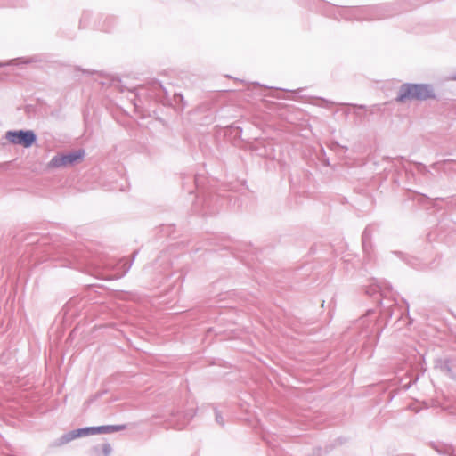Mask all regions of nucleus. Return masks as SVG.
I'll return each instance as SVG.
<instances>
[{"label": "nucleus", "instance_id": "obj_2", "mask_svg": "<svg viewBox=\"0 0 456 456\" xmlns=\"http://www.w3.org/2000/svg\"><path fill=\"white\" fill-rule=\"evenodd\" d=\"M6 140L16 145L25 148L30 147L36 141V135L32 131H8L5 134Z\"/></svg>", "mask_w": 456, "mask_h": 456}, {"label": "nucleus", "instance_id": "obj_3", "mask_svg": "<svg viewBox=\"0 0 456 456\" xmlns=\"http://www.w3.org/2000/svg\"><path fill=\"white\" fill-rule=\"evenodd\" d=\"M85 155L84 151H77L67 155L56 156L50 161L51 167H61L72 165L83 159Z\"/></svg>", "mask_w": 456, "mask_h": 456}, {"label": "nucleus", "instance_id": "obj_1", "mask_svg": "<svg viewBox=\"0 0 456 456\" xmlns=\"http://www.w3.org/2000/svg\"><path fill=\"white\" fill-rule=\"evenodd\" d=\"M436 94L431 86L427 84H404L398 92L396 102L426 101L435 99Z\"/></svg>", "mask_w": 456, "mask_h": 456}, {"label": "nucleus", "instance_id": "obj_6", "mask_svg": "<svg viewBox=\"0 0 456 456\" xmlns=\"http://www.w3.org/2000/svg\"><path fill=\"white\" fill-rule=\"evenodd\" d=\"M102 453L105 456H108L111 452V446L110 444H105L102 445Z\"/></svg>", "mask_w": 456, "mask_h": 456}, {"label": "nucleus", "instance_id": "obj_4", "mask_svg": "<svg viewBox=\"0 0 456 456\" xmlns=\"http://www.w3.org/2000/svg\"><path fill=\"white\" fill-rule=\"evenodd\" d=\"M90 435H93L92 427L83 428H79V429H77V430H73V431H71L69 433H67V434L63 435L59 439L58 444L59 445H63L65 444H68V443L71 442L72 440H75V439L78 438V437L86 436H90Z\"/></svg>", "mask_w": 456, "mask_h": 456}, {"label": "nucleus", "instance_id": "obj_5", "mask_svg": "<svg viewBox=\"0 0 456 456\" xmlns=\"http://www.w3.org/2000/svg\"><path fill=\"white\" fill-rule=\"evenodd\" d=\"M124 425L92 427L93 435L107 434L125 429Z\"/></svg>", "mask_w": 456, "mask_h": 456}]
</instances>
